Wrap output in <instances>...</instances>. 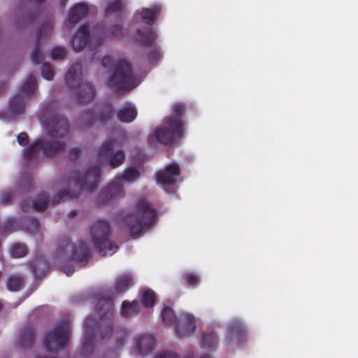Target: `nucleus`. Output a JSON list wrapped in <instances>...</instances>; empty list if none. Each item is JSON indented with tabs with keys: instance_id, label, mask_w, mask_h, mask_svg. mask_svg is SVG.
Wrapping results in <instances>:
<instances>
[{
	"instance_id": "obj_1",
	"label": "nucleus",
	"mask_w": 358,
	"mask_h": 358,
	"mask_svg": "<svg viewBox=\"0 0 358 358\" xmlns=\"http://www.w3.org/2000/svg\"><path fill=\"white\" fill-rule=\"evenodd\" d=\"M40 119L49 137L36 140L26 150L24 158L27 160H37L40 153L51 158L66 149V143L56 138H64L69 134L70 124L67 117L60 114L54 108V104L50 103L43 107Z\"/></svg>"
},
{
	"instance_id": "obj_2",
	"label": "nucleus",
	"mask_w": 358,
	"mask_h": 358,
	"mask_svg": "<svg viewBox=\"0 0 358 358\" xmlns=\"http://www.w3.org/2000/svg\"><path fill=\"white\" fill-rule=\"evenodd\" d=\"M104 68L114 67L108 80V86L117 92L131 90L138 85L137 78L133 72L132 65L126 59H120L115 63L114 59L106 55L101 59Z\"/></svg>"
},
{
	"instance_id": "obj_3",
	"label": "nucleus",
	"mask_w": 358,
	"mask_h": 358,
	"mask_svg": "<svg viewBox=\"0 0 358 358\" xmlns=\"http://www.w3.org/2000/svg\"><path fill=\"white\" fill-rule=\"evenodd\" d=\"M186 110V106L182 103H176L173 106L172 115L164 120V126L157 127L152 134L149 136L148 141L152 138L164 144H173L177 139L180 138L184 134V123L181 120L182 115Z\"/></svg>"
},
{
	"instance_id": "obj_4",
	"label": "nucleus",
	"mask_w": 358,
	"mask_h": 358,
	"mask_svg": "<svg viewBox=\"0 0 358 358\" xmlns=\"http://www.w3.org/2000/svg\"><path fill=\"white\" fill-rule=\"evenodd\" d=\"M83 66L77 62L68 70L65 80L69 88L78 89L76 97L78 102L84 103L91 101L96 95V89L90 82L82 83Z\"/></svg>"
},
{
	"instance_id": "obj_5",
	"label": "nucleus",
	"mask_w": 358,
	"mask_h": 358,
	"mask_svg": "<svg viewBox=\"0 0 358 358\" xmlns=\"http://www.w3.org/2000/svg\"><path fill=\"white\" fill-rule=\"evenodd\" d=\"M140 177V172L135 167L124 169L122 175L115 178L108 185L99 193L97 198L99 205H106L110 201L124 196L123 180L134 182Z\"/></svg>"
},
{
	"instance_id": "obj_6",
	"label": "nucleus",
	"mask_w": 358,
	"mask_h": 358,
	"mask_svg": "<svg viewBox=\"0 0 358 358\" xmlns=\"http://www.w3.org/2000/svg\"><path fill=\"white\" fill-rule=\"evenodd\" d=\"M92 242L103 256L112 255L118 246L111 240L109 225H93L90 229Z\"/></svg>"
},
{
	"instance_id": "obj_7",
	"label": "nucleus",
	"mask_w": 358,
	"mask_h": 358,
	"mask_svg": "<svg viewBox=\"0 0 358 358\" xmlns=\"http://www.w3.org/2000/svg\"><path fill=\"white\" fill-rule=\"evenodd\" d=\"M157 221V211L145 199H139L135 204V211L127 214L124 224H155Z\"/></svg>"
},
{
	"instance_id": "obj_8",
	"label": "nucleus",
	"mask_w": 358,
	"mask_h": 358,
	"mask_svg": "<svg viewBox=\"0 0 358 358\" xmlns=\"http://www.w3.org/2000/svg\"><path fill=\"white\" fill-rule=\"evenodd\" d=\"M101 179V166L95 165L90 167L87 171L80 174L78 171H73L68 177L69 184L74 183L80 190L92 192L96 189Z\"/></svg>"
},
{
	"instance_id": "obj_9",
	"label": "nucleus",
	"mask_w": 358,
	"mask_h": 358,
	"mask_svg": "<svg viewBox=\"0 0 358 358\" xmlns=\"http://www.w3.org/2000/svg\"><path fill=\"white\" fill-rule=\"evenodd\" d=\"M164 322L168 325L176 324V332L180 336L192 335L195 330V318L189 313H184L180 318L178 322L171 308H164L162 312Z\"/></svg>"
},
{
	"instance_id": "obj_10",
	"label": "nucleus",
	"mask_w": 358,
	"mask_h": 358,
	"mask_svg": "<svg viewBox=\"0 0 358 358\" xmlns=\"http://www.w3.org/2000/svg\"><path fill=\"white\" fill-rule=\"evenodd\" d=\"M116 143L115 138L106 140L98 150V156L100 159L107 160L110 166L115 169L121 166L125 162L126 155L122 150L111 152L114 145Z\"/></svg>"
},
{
	"instance_id": "obj_11",
	"label": "nucleus",
	"mask_w": 358,
	"mask_h": 358,
	"mask_svg": "<svg viewBox=\"0 0 358 358\" xmlns=\"http://www.w3.org/2000/svg\"><path fill=\"white\" fill-rule=\"evenodd\" d=\"M69 337V327L67 324L59 326L48 334L44 344L47 350L56 352L67 344Z\"/></svg>"
},
{
	"instance_id": "obj_12",
	"label": "nucleus",
	"mask_w": 358,
	"mask_h": 358,
	"mask_svg": "<svg viewBox=\"0 0 358 358\" xmlns=\"http://www.w3.org/2000/svg\"><path fill=\"white\" fill-rule=\"evenodd\" d=\"M113 113L111 105L104 106L98 110L90 109L85 111L82 114L80 120L85 127L93 126L97 122L106 124L111 119Z\"/></svg>"
},
{
	"instance_id": "obj_13",
	"label": "nucleus",
	"mask_w": 358,
	"mask_h": 358,
	"mask_svg": "<svg viewBox=\"0 0 358 358\" xmlns=\"http://www.w3.org/2000/svg\"><path fill=\"white\" fill-rule=\"evenodd\" d=\"M59 255L65 259L83 262L89 255V248L83 242L74 245L70 242L62 244L59 250Z\"/></svg>"
},
{
	"instance_id": "obj_14",
	"label": "nucleus",
	"mask_w": 358,
	"mask_h": 358,
	"mask_svg": "<svg viewBox=\"0 0 358 358\" xmlns=\"http://www.w3.org/2000/svg\"><path fill=\"white\" fill-rule=\"evenodd\" d=\"M52 30L53 24L51 21L43 23L38 30L35 48L31 54V59L34 64H39L44 59V55L41 52L40 43L43 38L50 36Z\"/></svg>"
},
{
	"instance_id": "obj_15",
	"label": "nucleus",
	"mask_w": 358,
	"mask_h": 358,
	"mask_svg": "<svg viewBox=\"0 0 358 358\" xmlns=\"http://www.w3.org/2000/svg\"><path fill=\"white\" fill-rule=\"evenodd\" d=\"M180 174V166L177 163L173 162L157 173V182L163 185H173L176 183Z\"/></svg>"
},
{
	"instance_id": "obj_16",
	"label": "nucleus",
	"mask_w": 358,
	"mask_h": 358,
	"mask_svg": "<svg viewBox=\"0 0 358 358\" xmlns=\"http://www.w3.org/2000/svg\"><path fill=\"white\" fill-rule=\"evenodd\" d=\"M89 40V26L82 25L72 39V45L74 50L77 52L82 51L88 44Z\"/></svg>"
},
{
	"instance_id": "obj_17",
	"label": "nucleus",
	"mask_w": 358,
	"mask_h": 358,
	"mask_svg": "<svg viewBox=\"0 0 358 358\" xmlns=\"http://www.w3.org/2000/svg\"><path fill=\"white\" fill-rule=\"evenodd\" d=\"M88 13L89 8L87 5L84 3H78L71 8L68 15V21L69 23L75 25L85 18Z\"/></svg>"
},
{
	"instance_id": "obj_18",
	"label": "nucleus",
	"mask_w": 358,
	"mask_h": 358,
	"mask_svg": "<svg viewBox=\"0 0 358 358\" xmlns=\"http://www.w3.org/2000/svg\"><path fill=\"white\" fill-rule=\"evenodd\" d=\"M157 38V34L152 29H147L144 31L138 29L135 36L136 41L145 47L154 45Z\"/></svg>"
},
{
	"instance_id": "obj_19",
	"label": "nucleus",
	"mask_w": 358,
	"mask_h": 358,
	"mask_svg": "<svg viewBox=\"0 0 358 358\" xmlns=\"http://www.w3.org/2000/svg\"><path fill=\"white\" fill-rule=\"evenodd\" d=\"M136 345L138 353L144 355L153 350L155 340L151 335L140 336L136 341Z\"/></svg>"
},
{
	"instance_id": "obj_20",
	"label": "nucleus",
	"mask_w": 358,
	"mask_h": 358,
	"mask_svg": "<svg viewBox=\"0 0 358 358\" xmlns=\"http://www.w3.org/2000/svg\"><path fill=\"white\" fill-rule=\"evenodd\" d=\"M137 116V110L131 103H127L117 113L118 120L122 122H131Z\"/></svg>"
},
{
	"instance_id": "obj_21",
	"label": "nucleus",
	"mask_w": 358,
	"mask_h": 358,
	"mask_svg": "<svg viewBox=\"0 0 358 358\" xmlns=\"http://www.w3.org/2000/svg\"><path fill=\"white\" fill-rule=\"evenodd\" d=\"M8 109L12 114L20 115L25 110V101L22 94L13 96L9 101Z\"/></svg>"
},
{
	"instance_id": "obj_22",
	"label": "nucleus",
	"mask_w": 358,
	"mask_h": 358,
	"mask_svg": "<svg viewBox=\"0 0 358 358\" xmlns=\"http://www.w3.org/2000/svg\"><path fill=\"white\" fill-rule=\"evenodd\" d=\"M159 12L160 8L159 6H154L152 8H143L140 14L142 20L146 24L152 25Z\"/></svg>"
},
{
	"instance_id": "obj_23",
	"label": "nucleus",
	"mask_w": 358,
	"mask_h": 358,
	"mask_svg": "<svg viewBox=\"0 0 358 358\" xmlns=\"http://www.w3.org/2000/svg\"><path fill=\"white\" fill-rule=\"evenodd\" d=\"M132 278L129 274H124L118 277L114 286L115 294L126 291L131 285Z\"/></svg>"
},
{
	"instance_id": "obj_24",
	"label": "nucleus",
	"mask_w": 358,
	"mask_h": 358,
	"mask_svg": "<svg viewBox=\"0 0 358 358\" xmlns=\"http://www.w3.org/2000/svg\"><path fill=\"white\" fill-rule=\"evenodd\" d=\"M37 88V83L35 75L31 73L20 87V91L24 94H32Z\"/></svg>"
},
{
	"instance_id": "obj_25",
	"label": "nucleus",
	"mask_w": 358,
	"mask_h": 358,
	"mask_svg": "<svg viewBox=\"0 0 358 358\" xmlns=\"http://www.w3.org/2000/svg\"><path fill=\"white\" fill-rule=\"evenodd\" d=\"M49 199L46 193L42 192L32 201V207L35 211L43 212L48 206Z\"/></svg>"
},
{
	"instance_id": "obj_26",
	"label": "nucleus",
	"mask_w": 358,
	"mask_h": 358,
	"mask_svg": "<svg viewBox=\"0 0 358 358\" xmlns=\"http://www.w3.org/2000/svg\"><path fill=\"white\" fill-rule=\"evenodd\" d=\"M123 231L129 234L131 238H136L145 232L150 225H123Z\"/></svg>"
},
{
	"instance_id": "obj_27",
	"label": "nucleus",
	"mask_w": 358,
	"mask_h": 358,
	"mask_svg": "<svg viewBox=\"0 0 358 358\" xmlns=\"http://www.w3.org/2000/svg\"><path fill=\"white\" fill-rule=\"evenodd\" d=\"M79 195L76 192H71L69 189H62L57 192L55 198L51 201L53 205L58 204L62 201L70 199H77Z\"/></svg>"
},
{
	"instance_id": "obj_28",
	"label": "nucleus",
	"mask_w": 358,
	"mask_h": 358,
	"mask_svg": "<svg viewBox=\"0 0 358 358\" xmlns=\"http://www.w3.org/2000/svg\"><path fill=\"white\" fill-rule=\"evenodd\" d=\"M9 252L13 258H21L27 254L28 249L24 243H15L10 246Z\"/></svg>"
},
{
	"instance_id": "obj_29",
	"label": "nucleus",
	"mask_w": 358,
	"mask_h": 358,
	"mask_svg": "<svg viewBox=\"0 0 358 358\" xmlns=\"http://www.w3.org/2000/svg\"><path fill=\"white\" fill-rule=\"evenodd\" d=\"M140 310V306L138 302L134 301L132 303L124 301L122 305L121 313L125 317H129L137 313Z\"/></svg>"
},
{
	"instance_id": "obj_30",
	"label": "nucleus",
	"mask_w": 358,
	"mask_h": 358,
	"mask_svg": "<svg viewBox=\"0 0 358 358\" xmlns=\"http://www.w3.org/2000/svg\"><path fill=\"white\" fill-rule=\"evenodd\" d=\"M23 284V279L20 276L12 275L10 276L6 282L8 289L10 291L17 292L19 291Z\"/></svg>"
},
{
	"instance_id": "obj_31",
	"label": "nucleus",
	"mask_w": 358,
	"mask_h": 358,
	"mask_svg": "<svg viewBox=\"0 0 358 358\" xmlns=\"http://www.w3.org/2000/svg\"><path fill=\"white\" fill-rule=\"evenodd\" d=\"M124 8V3L121 0H114L109 1L108 6L105 9L106 15H109L113 13H116L122 10Z\"/></svg>"
},
{
	"instance_id": "obj_32",
	"label": "nucleus",
	"mask_w": 358,
	"mask_h": 358,
	"mask_svg": "<svg viewBox=\"0 0 358 358\" xmlns=\"http://www.w3.org/2000/svg\"><path fill=\"white\" fill-rule=\"evenodd\" d=\"M141 297L145 307H152L154 306L156 296L152 290L148 289L143 290L141 292Z\"/></svg>"
},
{
	"instance_id": "obj_33",
	"label": "nucleus",
	"mask_w": 358,
	"mask_h": 358,
	"mask_svg": "<svg viewBox=\"0 0 358 358\" xmlns=\"http://www.w3.org/2000/svg\"><path fill=\"white\" fill-rule=\"evenodd\" d=\"M163 54L159 47H155L151 51L147 53V58L150 64H157L162 58Z\"/></svg>"
},
{
	"instance_id": "obj_34",
	"label": "nucleus",
	"mask_w": 358,
	"mask_h": 358,
	"mask_svg": "<svg viewBox=\"0 0 358 358\" xmlns=\"http://www.w3.org/2000/svg\"><path fill=\"white\" fill-rule=\"evenodd\" d=\"M41 74L45 80H52L55 76L52 66L48 62H44L41 66Z\"/></svg>"
},
{
	"instance_id": "obj_35",
	"label": "nucleus",
	"mask_w": 358,
	"mask_h": 358,
	"mask_svg": "<svg viewBox=\"0 0 358 358\" xmlns=\"http://www.w3.org/2000/svg\"><path fill=\"white\" fill-rule=\"evenodd\" d=\"M66 53V49L61 46L54 48L51 52L52 59H64Z\"/></svg>"
},
{
	"instance_id": "obj_36",
	"label": "nucleus",
	"mask_w": 358,
	"mask_h": 358,
	"mask_svg": "<svg viewBox=\"0 0 358 358\" xmlns=\"http://www.w3.org/2000/svg\"><path fill=\"white\" fill-rule=\"evenodd\" d=\"M155 358H192V357H181L175 351H164L159 353Z\"/></svg>"
},
{
	"instance_id": "obj_37",
	"label": "nucleus",
	"mask_w": 358,
	"mask_h": 358,
	"mask_svg": "<svg viewBox=\"0 0 358 358\" xmlns=\"http://www.w3.org/2000/svg\"><path fill=\"white\" fill-rule=\"evenodd\" d=\"M81 152L79 147H73L69 150V157L71 161H77Z\"/></svg>"
},
{
	"instance_id": "obj_38",
	"label": "nucleus",
	"mask_w": 358,
	"mask_h": 358,
	"mask_svg": "<svg viewBox=\"0 0 358 358\" xmlns=\"http://www.w3.org/2000/svg\"><path fill=\"white\" fill-rule=\"evenodd\" d=\"M110 33L114 35L115 36H117L120 38H122L124 36V32L122 27L119 24L114 25L110 29Z\"/></svg>"
},
{
	"instance_id": "obj_39",
	"label": "nucleus",
	"mask_w": 358,
	"mask_h": 358,
	"mask_svg": "<svg viewBox=\"0 0 358 358\" xmlns=\"http://www.w3.org/2000/svg\"><path fill=\"white\" fill-rule=\"evenodd\" d=\"M13 199V194L10 192H3L0 195V202L2 204H7Z\"/></svg>"
},
{
	"instance_id": "obj_40",
	"label": "nucleus",
	"mask_w": 358,
	"mask_h": 358,
	"mask_svg": "<svg viewBox=\"0 0 358 358\" xmlns=\"http://www.w3.org/2000/svg\"><path fill=\"white\" fill-rule=\"evenodd\" d=\"M32 334L31 331L25 332L21 338V344L25 348L28 344H29L32 341Z\"/></svg>"
},
{
	"instance_id": "obj_41",
	"label": "nucleus",
	"mask_w": 358,
	"mask_h": 358,
	"mask_svg": "<svg viewBox=\"0 0 358 358\" xmlns=\"http://www.w3.org/2000/svg\"><path fill=\"white\" fill-rule=\"evenodd\" d=\"M36 16L35 15H29L28 13H23V22L21 26L30 24L35 22Z\"/></svg>"
},
{
	"instance_id": "obj_42",
	"label": "nucleus",
	"mask_w": 358,
	"mask_h": 358,
	"mask_svg": "<svg viewBox=\"0 0 358 358\" xmlns=\"http://www.w3.org/2000/svg\"><path fill=\"white\" fill-rule=\"evenodd\" d=\"M186 281L189 285L194 286L199 282V278L194 273H187L186 275Z\"/></svg>"
},
{
	"instance_id": "obj_43",
	"label": "nucleus",
	"mask_w": 358,
	"mask_h": 358,
	"mask_svg": "<svg viewBox=\"0 0 358 358\" xmlns=\"http://www.w3.org/2000/svg\"><path fill=\"white\" fill-rule=\"evenodd\" d=\"M17 142L20 145H27L29 143V136L27 133L21 132L17 136Z\"/></svg>"
},
{
	"instance_id": "obj_44",
	"label": "nucleus",
	"mask_w": 358,
	"mask_h": 358,
	"mask_svg": "<svg viewBox=\"0 0 358 358\" xmlns=\"http://www.w3.org/2000/svg\"><path fill=\"white\" fill-rule=\"evenodd\" d=\"M203 344L205 345H213L217 342V337L213 334H207L203 337Z\"/></svg>"
},
{
	"instance_id": "obj_45",
	"label": "nucleus",
	"mask_w": 358,
	"mask_h": 358,
	"mask_svg": "<svg viewBox=\"0 0 358 358\" xmlns=\"http://www.w3.org/2000/svg\"><path fill=\"white\" fill-rule=\"evenodd\" d=\"M126 338V334H124L123 335L117 337V341L115 343L116 348H120L122 346H123L124 343V339Z\"/></svg>"
},
{
	"instance_id": "obj_46",
	"label": "nucleus",
	"mask_w": 358,
	"mask_h": 358,
	"mask_svg": "<svg viewBox=\"0 0 358 358\" xmlns=\"http://www.w3.org/2000/svg\"><path fill=\"white\" fill-rule=\"evenodd\" d=\"M45 265V263L43 262V261H38L36 263V265H35V272L36 273H37L38 272V270L42 268L43 266Z\"/></svg>"
},
{
	"instance_id": "obj_47",
	"label": "nucleus",
	"mask_w": 358,
	"mask_h": 358,
	"mask_svg": "<svg viewBox=\"0 0 358 358\" xmlns=\"http://www.w3.org/2000/svg\"><path fill=\"white\" fill-rule=\"evenodd\" d=\"M29 227H30V228L29 229V230H33L34 231V233H39L40 225L34 224V225H29Z\"/></svg>"
},
{
	"instance_id": "obj_48",
	"label": "nucleus",
	"mask_w": 358,
	"mask_h": 358,
	"mask_svg": "<svg viewBox=\"0 0 358 358\" xmlns=\"http://www.w3.org/2000/svg\"><path fill=\"white\" fill-rule=\"evenodd\" d=\"M79 214V211L77 210H72L69 213V217L70 218H73L76 217Z\"/></svg>"
},
{
	"instance_id": "obj_49",
	"label": "nucleus",
	"mask_w": 358,
	"mask_h": 358,
	"mask_svg": "<svg viewBox=\"0 0 358 358\" xmlns=\"http://www.w3.org/2000/svg\"><path fill=\"white\" fill-rule=\"evenodd\" d=\"M103 303L106 304L107 310H109L112 308L113 304L110 300H106Z\"/></svg>"
},
{
	"instance_id": "obj_50",
	"label": "nucleus",
	"mask_w": 358,
	"mask_h": 358,
	"mask_svg": "<svg viewBox=\"0 0 358 358\" xmlns=\"http://www.w3.org/2000/svg\"><path fill=\"white\" fill-rule=\"evenodd\" d=\"M90 339L86 338L83 343V348L85 350H87V348L90 345Z\"/></svg>"
},
{
	"instance_id": "obj_51",
	"label": "nucleus",
	"mask_w": 358,
	"mask_h": 358,
	"mask_svg": "<svg viewBox=\"0 0 358 358\" xmlns=\"http://www.w3.org/2000/svg\"><path fill=\"white\" fill-rule=\"evenodd\" d=\"M67 275H71L73 273V269L69 268L64 271Z\"/></svg>"
},
{
	"instance_id": "obj_52",
	"label": "nucleus",
	"mask_w": 358,
	"mask_h": 358,
	"mask_svg": "<svg viewBox=\"0 0 358 358\" xmlns=\"http://www.w3.org/2000/svg\"><path fill=\"white\" fill-rule=\"evenodd\" d=\"M33 2H35L37 4H42L46 0H31Z\"/></svg>"
},
{
	"instance_id": "obj_53",
	"label": "nucleus",
	"mask_w": 358,
	"mask_h": 358,
	"mask_svg": "<svg viewBox=\"0 0 358 358\" xmlns=\"http://www.w3.org/2000/svg\"><path fill=\"white\" fill-rule=\"evenodd\" d=\"M31 224H40L39 220L37 218H33L31 221Z\"/></svg>"
},
{
	"instance_id": "obj_54",
	"label": "nucleus",
	"mask_w": 358,
	"mask_h": 358,
	"mask_svg": "<svg viewBox=\"0 0 358 358\" xmlns=\"http://www.w3.org/2000/svg\"><path fill=\"white\" fill-rule=\"evenodd\" d=\"M96 224H109V223H108V222H107L106 220H97Z\"/></svg>"
},
{
	"instance_id": "obj_55",
	"label": "nucleus",
	"mask_w": 358,
	"mask_h": 358,
	"mask_svg": "<svg viewBox=\"0 0 358 358\" xmlns=\"http://www.w3.org/2000/svg\"><path fill=\"white\" fill-rule=\"evenodd\" d=\"M67 0H60V4L62 7H64L66 6V2Z\"/></svg>"
},
{
	"instance_id": "obj_56",
	"label": "nucleus",
	"mask_w": 358,
	"mask_h": 358,
	"mask_svg": "<svg viewBox=\"0 0 358 358\" xmlns=\"http://www.w3.org/2000/svg\"><path fill=\"white\" fill-rule=\"evenodd\" d=\"M4 87V85L0 84V92L3 91Z\"/></svg>"
},
{
	"instance_id": "obj_57",
	"label": "nucleus",
	"mask_w": 358,
	"mask_h": 358,
	"mask_svg": "<svg viewBox=\"0 0 358 358\" xmlns=\"http://www.w3.org/2000/svg\"><path fill=\"white\" fill-rule=\"evenodd\" d=\"M122 136H123L124 140L127 138L126 131L122 132Z\"/></svg>"
},
{
	"instance_id": "obj_58",
	"label": "nucleus",
	"mask_w": 358,
	"mask_h": 358,
	"mask_svg": "<svg viewBox=\"0 0 358 358\" xmlns=\"http://www.w3.org/2000/svg\"><path fill=\"white\" fill-rule=\"evenodd\" d=\"M102 43H103V40H101L99 43V45H101Z\"/></svg>"
},
{
	"instance_id": "obj_59",
	"label": "nucleus",
	"mask_w": 358,
	"mask_h": 358,
	"mask_svg": "<svg viewBox=\"0 0 358 358\" xmlns=\"http://www.w3.org/2000/svg\"><path fill=\"white\" fill-rule=\"evenodd\" d=\"M21 205H22V207L24 208V202H22Z\"/></svg>"
},
{
	"instance_id": "obj_60",
	"label": "nucleus",
	"mask_w": 358,
	"mask_h": 358,
	"mask_svg": "<svg viewBox=\"0 0 358 358\" xmlns=\"http://www.w3.org/2000/svg\"><path fill=\"white\" fill-rule=\"evenodd\" d=\"M95 55H94L92 58V60L93 61L94 60V58Z\"/></svg>"
},
{
	"instance_id": "obj_61",
	"label": "nucleus",
	"mask_w": 358,
	"mask_h": 358,
	"mask_svg": "<svg viewBox=\"0 0 358 358\" xmlns=\"http://www.w3.org/2000/svg\"><path fill=\"white\" fill-rule=\"evenodd\" d=\"M234 331H235V328L232 329V333L233 334H234Z\"/></svg>"
},
{
	"instance_id": "obj_62",
	"label": "nucleus",
	"mask_w": 358,
	"mask_h": 358,
	"mask_svg": "<svg viewBox=\"0 0 358 358\" xmlns=\"http://www.w3.org/2000/svg\"><path fill=\"white\" fill-rule=\"evenodd\" d=\"M203 358H208V357H203Z\"/></svg>"
}]
</instances>
